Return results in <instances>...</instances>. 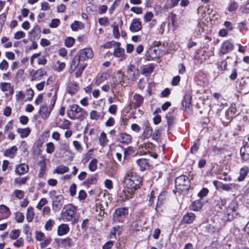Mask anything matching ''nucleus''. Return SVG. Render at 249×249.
<instances>
[{
  "label": "nucleus",
  "mask_w": 249,
  "mask_h": 249,
  "mask_svg": "<svg viewBox=\"0 0 249 249\" xmlns=\"http://www.w3.org/2000/svg\"><path fill=\"white\" fill-rule=\"evenodd\" d=\"M121 44L119 42L117 43L116 47L114 49L113 55L115 57L120 58V61H124L126 58V54H125L124 49L120 48Z\"/></svg>",
  "instance_id": "1a4fd4ad"
},
{
  "label": "nucleus",
  "mask_w": 249,
  "mask_h": 249,
  "mask_svg": "<svg viewBox=\"0 0 249 249\" xmlns=\"http://www.w3.org/2000/svg\"><path fill=\"white\" fill-rule=\"evenodd\" d=\"M48 203V200L46 198H42L40 199V200L38 203L36 208L38 210H41L43 206L45 205L46 204Z\"/></svg>",
  "instance_id": "8fccbe9b"
},
{
  "label": "nucleus",
  "mask_w": 249,
  "mask_h": 249,
  "mask_svg": "<svg viewBox=\"0 0 249 249\" xmlns=\"http://www.w3.org/2000/svg\"><path fill=\"white\" fill-rule=\"evenodd\" d=\"M100 143L101 145L104 146L108 142V140L107 137V135L104 132H102L100 134L99 138Z\"/></svg>",
  "instance_id": "ea45409f"
},
{
  "label": "nucleus",
  "mask_w": 249,
  "mask_h": 249,
  "mask_svg": "<svg viewBox=\"0 0 249 249\" xmlns=\"http://www.w3.org/2000/svg\"><path fill=\"white\" fill-rule=\"evenodd\" d=\"M209 190L206 188H203L198 194V196L200 198L205 196L208 193Z\"/></svg>",
  "instance_id": "69168bd1"
},
{
  "label": "nucleus",
  "mask_w": 249,
  "mask_h": 249,
  "mask_svg": "<svg viewBox=\"0 0 249 249\" xmlns=\"http://www.w3.org/2000/svg\"><path fill=\"white\" fill-rule=\"evenodd\" d=\"M191 96L189 94H186L182 102V107L184 110L189 109L191 106Z\"/></svg>",
  "instance_id": "a211bd4d"
},
{
  "label": "nucleus",
  "mask_w": 249,
  "mask_h": 249,
  "mask_svg": "<svg viewBox=\"0 0 249 249\" xmlns=\"http://www.w3.org/2000/svg\"><path fill=\"white\" fill-rule=\"evenodd\" d=\"M137 163L139 166L140 169L142 171L148 169L150 166L148 160L145 159L138 160Z\"/></svg>",
  "instance_id": "6ab92c4d"
},
{
  "label": "nucleus",
  "mask_w": 249,
  "mask_h": 249,
  "mask_svg": "<svg viewBox=\"0 0 249 249\" xmlns=\"http://www.w3.org/2000/svg\"><path fill=\"white\" fill-rule=\"evenodd\" d=\"M75 214V211L72 209H66L62 212V217L66 221H71L72 219Z\"/></svg>",
  "instance_id": "f3484780"
},
{
  "label": "nucleus",
  "mask_w": 249,
  "mask_h": 249,
  "mask_svg": "<svg viewBox=\"0 0 249 249\" xmlns=\"http://www.w3.org/2000/svg\"><path fill=\"white\" fill-rule=\"evenodd\" d=\"M238 209L237 202L236 200L231 201L225 211V214L227 215L226 220L227 221L232 220L237 215L238 212L237 211Z\"/></svg>",
  "instance_id": "7ed1b4c3"
},
{
  "label": "nucleus",
  "mask_w": 249,
  "mask_h": 249,
  "mask_svg": "<svg viewBox=\"0 0 249 249\" xmlns=\"http://www.w3.org/2000/svg\"><path fill=\"white\" fill-rule=\"evenodd\" d=\"M60 24V20L58 19L55 18L52 20V22L50 25V27L51 28H56Z\"/></svg>",
  "instance_id": "338daca9"
},
{
  "label": "nucleus",
  "mask_w": 249,
  "mask_h": 249,
  "mask_svg": "<svg viewBox=\"0 0 249 249\" xmlns=\"http://www.w3.org/2000/svg\"><path fill=\"white\" fill-rule=\"evenodd\" d=\"M18 148L16 146H13L11 148L6 150L4 152V155L7 157L13 158Z\"/></svg>",
  "instance_id": "cd10ccee"
},
{
  "label": "nucleus",
  "mask_w": 249,
  "mask_h": 249,
  "mask_svg": "<svg viewBox=\"0 0 249 249\" xmlns=\"http://www.w3.org/2000/svg\"><path fill=\"white\" fill-rule=\"evenodd\" d=\"M127 214V208L123 207L117 209L113 214V224L123 223Z\"/></svg>",
  "instance_id": "20e7f679"
},
{
  "label": "nucleus",
  "mask_w": 249,
  "mask_h": 249,
  "mask_svg": "<svg viewBox=\"0 0 249 249\" xmlns=\"http://www.w3.org/2000/svg\"><path fill=\"white\" fill-rule=\"evenodd\" d=\"M236 185L234 184H223L219 183V188L223 190L229 191L233 188H235Z\"/></svg>",
  "instance_id": "7c9ffc66"
},
{
  "label": "nucleus",
  "mask_w": 249,
  "mask_h": 249,
  "mask_svg": "<svg viewBox=\"0 0 249 249\" xmlns=\"http://www.w3.org/2000/svg\"><path fill=\"white\" fill-rule=\"evenodd\" d=\"M78 90L79 85L76 82H72L70 83L67 88V92L71 95L75 94V93L77 92Z\"/></svg>",
  "instance_id": "dca6fc26"
},
{
  "label": "nucleus",
  "mask_w": 249,
  "mask_h": 249,
  "mask_svg": "<svg viewBox=\"0 0 249 249\" xmlns=\"http://www.w3.org/2000/svg\"><path fill=\"white\" fill-rule=\"evenodd\" d=\"M51 111L50 109H48L46 105H42L40 106L38 113L41 118L45 120L50 116Z\"/></svg>",
  "instance_id": "2eb2a0df"
},
{
  "label": "nucleus",
  "mask_w": 249,
  "mask_h": 249,
  "mask_svg": "<svg viewBox=\"0 0 249 249\" xmlns=\"http://www.w3.org/2000/svg\"><path fill=\"white\" fill-rule=\"evenodd\" d=\"M140 74L139 71L138 69L135 70L132 73L131 75L129 76V78L132 81H135L138 79Z\"/></svg>",
  "instance_id": "603ef678"
},
{
  "label": "nucleus",
  "mask_w": 249,
  "mask_h": 249,
  "mask_svg": "<svg viewBox=\"0 0 249 249\" xmlns=\"http://www.w3.org/2000/svg\"><path fill=\"white\" fill-rule=\"evenodd\" d=\"M46 74V71L42 69H40L31 72V80L35 81L40 80L42 77Z\"/></svg>",
  "instance_id": "ddd939ff"
},
{
  "label": "nucleus",
  "mask_w": 249,
  "mask_h": 249,
  "mask_svg": "<svg viewBox=\"0 0 249 249\" xmlns=\"http://www.w3.org/2000/svg\"><path fill=\"white\" fill-rule=\"evenodd\" d=\"M242 159L245 161H249V145L245 146L240 149Z\"/></svg>",
  "instance_id": "aec40b11"
},
{
  "label": "nucleus",
  "mask_w": 249,
  "mask_h": 249,
  "mask_svg": "<svg viewBox=\"0 0 249 249\" xmlns=\"http://www.w3.org/2000/svg\"><path fill=\"white\" fill-rule=\"evenodd\" d=\"M69 171V168L67 166L64 165H60L58 166L55 170L53 171V173H56L59 174H63Z\"/></svg>",
  "instance_id": "c9c22d12"
},
{
  "label": "nucleus",
  "mask_w": 249,
  "mask_h": 249,
  "mask_svg": "<svg viewBox=\"0 0 249 249\" xmlns=\"http://www.w3.org/2000/svg\"><path fill=\"white\" fill-rule=\"evenodd\" d=\"M97 160L94 159L91 160L89 165V168L91 171H94L97 169Z\"/></svg>",
  "instance_id": "37998d69"
},
{
  "label": "nucleus",
  "mask_w": 249,
  "mask_h": 249,
  "mask_svg": "<svg viewBox=\"0 0 249 249\" xmlns=\"http://www.w3.org/2000/svg\"><path fill=\"white\" fill-rule=\"evenodd\" d=\"M108 77V75L107 73L103 72L100 76L96 78L95 84L97 85H99L105 80H106Z\"/></svg>",
  "instance_id": "c756f323"
},
{
  "label": "nucleus",
  "mask_w": 249,
  "mask_h": 249,
  "mask_svg": "<svg viewBox=\"0 0 249 249\" xmlns=\"http://www.w3.org/2000/svg\"><path fill=\"white\" fill-rule=\"evenodd\" d=\"M104 116V112H97L95 110H92L90 113V117L92 120H98L100 118L103 119Z\"/></svg>",
  "instance_id": "bb28decb"
},
{
  "label": "nucleus",
  "mask_w": 249,
  "mask_h": 249,
  "mask_svg": "<svg viewBox=\"0 0 249 249\" xmlns=\"http://www.w3.org/2000/svg\"><path fill=\"white\" fill-rule=\"evenodd\" d=\"M0 213L2 214V218H6L10 214L9 209L4 205H0Z\"/></svg>",
  "instance_id": "c85d7f7f"
},
{
  "label": "nucleus",
  "mask_w": 249,
  "mask_h": 249,
  "mask_svg": "<svg viewBox=\"0 0 249 249\" xmlns=\"http://www.w3.org/2000/svg\"><path fill=\"white\" fill-rule=\"evenodd\" d=\"M19 233L20 231L18 230H12L10 233V238L11 239L15 240L19 237Z\"/></svg>",
  "instance_id": "a18cd8bd"
},
{
  "label": "nucleus",
  "mask_w": 249,
  "mask_h": 249,
  "mask_svg": "<svg viewBox=\"0 0 249 249\" xmlns=\"http://www.w3.org/2000/svg\"><path fill=\"white\" fill-rule=\"evenodd\" d=\"M143 97L139 94H135L133 96V100L130 104L131 108H136L139 107L143 102Z\"/></svg>",
  "instance_id": "9b49d317"
},
{
  "label": "nucleus",
  "mask_w": 249,
  "mask_h": 249,
  "mask_svg": "<svg viewBox=\"0 0 249 249\" xmlns=\"http://www.w3.org/2000/svg\"><path fill=\"white\" fill-rule=\"evenodd\" d=\"M69 227L67 224H61L57 229V234L59 236H62L67 234L69 231Z\"/></svg>",
  "instance_id": "412c9836"
},
{
  "label": "nucleus",
  "mask_w": 249,
  "mask_h": 249,
  "mask_svg": "<svg viewBox=\"0 0 249 249\" xmlns=\"http://www.w3.org/2000/svg\"><path fill=\"white\" fill-rule=\"evenodd\" d=\"M28 166L25 164H21L16 168V172L19 175H22L27 172Z\"/></svg>",
  "instance_id": "b1692460"
},
{
  "label": "nucleus",
  "mask_w": 249,
  "mask_h": 249,
  "mask_svg": "<svg viewBox=\"0 0 249 249\" xmlns=\"http://www.w3.org/2000/svg\"><path fill=\"white\" fill-rule=\"evenodd\" d=\"M81 60V58L79 56L78 54L76 55L71 62V68L73 69V70H75L76 68L78 67L80 61Z\"/></svg>",
  "instance_id": "e433bc0d"
},
{
  "label": "nucleus",
  "mask_w": 249,
  "mask_h": 249,
  "mask_svg": "<svg viewBox=\"0 0 249 249\" xmlns=\"http://www.w3.org/2000/svg\"><path fill=\"white\" fill-rule=\"evenodd\" d=\"M175 185L176 189L179 191H187L190 187V180L187 176L182 175L176 178Z\"/></svg>",
  "instance_id": "f03ea898"
},
{
  "label": "nucleus",
  "mask_w": 249,
  "mask_h": 249,
  "mask_svg": "<svg viewBox=\"0 0 249 249\" xmlns=\"http://www.w3.org/2000/svg\"><path fill=\"white\" fill-rule=\"evenodd\" d=\"M153 131L152 128L150 126H147L143 132L144 137L146 138H148L152 135Z\"/></svg>",
  "instance_id": "79ce46f5"
},
{
  "label": "nucleus",
  "mask_w": 249,
  "mask_h": 249,
  "mask_svg": "<svg viewBox=\"0 0 249 249\" xmlns=\"http://www.w3.org/2000/svg\"><path fill=\"white\" fill-rule=\"evenodd\" d=\"M234 49L233 43L230 40L225 41L221 45L219 52V55H223L228 53Z\"/></svg>",
  "instance_id": "39448f33"
},
{
  "label": "nucleus",
  "mask_w": 249,
  "mask_h": 249,
  "mask_svg": "<svg viewBox=\"0 0 249 249\" xmlns=\"http://www.w3.org/2000/svg\"><path fill=\"white\" fill-rule=\"evenodd\" d=\"M153 17V14L151 12H147L144 16V20L145 22L150 21Z\"/></svg>",
  "instance_id": "052dcab7"
},
{
  "label": "nucleus",
  "mask_w": 249,
  "mask_h": 249,
  "mask_svg": "<svg viewBox=\"0 0 249 249\" xmlns=\"http://www.w3.org/2000/svg\"><path fill=\"white\" fill-rule=\"evenodd\" d=\"M96 181V178L95 177L92 176L88 178L85 182L84 184L86 186H89L91 184H94Z\"/></svg>",
  "instance_id": "3c124183"
},
{
  "label": "nucleus",
  "mask_w": 249,
  "mask_h": 249,
  "mask_svg": "<svg viewBox=\"0 0 249 249\" xmlns=\"http://www.w3.org/2000/svg\"><path fill=\"white\" fill-rule=\"evenodd\" d=\"M17 132L20 134V136L22 138L27 137L31 132V129L29 127L26 128H18Z\"/></svg>",
  "instance_id": "393cba45"
},
{
  "label": "nucleus",
  "mask_w": 249,
  "mask_h": 249,
  "mask_svg": "<svg viewBox=\"0 0 249 249\" xmlns=\"http://www.w3.org/2000/svg\"><path fill=\"white\" fill-rule=\"evenodd\" d=\"M61 245L64 247H70L72 246V240L71 238H66L61 240Z\"/></svg>",
  "instance_id": "473e14b6"
},
{
  "label": "nucleus",
  "mask_w": 249,
  "mask_h": 249,
  "mask_svg": "<svg viewBox=\"0 0 249 249\" xmlns=\"http://www.w3.org/2000/svg\"><path fill=\"white\" fill-rule=\"evenodd\" d=\"M0 88L2 91H8L11 89V84L10 83H1L0 84Z\"/></svg>",
  "instance_id": "a19ab883"
},
{
  "label": "nucleus",
  "mask_w": 249,
  "mask_h": 249,
  "mask_svg": "<svg viewBox=\"0 0 249 249\" xmlns=\"http://www.w3.org/2000/svg\"><path fill=\"white\" fill-rule=\"evenodd\" d=\"M205 229L208 233H214L216 230L215 227L211 224L207 225L205 227Z\"/></svg>",
  "instance_id": "0e129e2a"
},
{
  "label": "nucleus",
  "mask_w": 249,
  "mask_h": 249,
  "mask_svg": "<svg viewBox=\"0 0 249 249\" xmlns=\"http://www.w3.org/2000/svg\"><path fill=\"white\" fill-rule=\"evenodd\" d=\"M16 219L17 222L21 223L24 219V216L21 213L18 212L16 214Z\"/></svg>",
  "instance_id": "13d9d810"
},
{
  "label": "nucleus",
  "mask_w": 249,
  "mask_h": 249,
  "mask_svg": "<svg viewBox=\"0 0 249 249\" xmlns=\"http://www.w3.org/2000/svg\"><path fill=\"white\" fill-rule=\"evenodd\" d=\"M113 35L114 36V37L115 38H118L120 34L119 31V28L118 25H113Z\"/></svg>",
  "instance_id": "680f3d73"
},
{
  "label": "nucleus",
  "mask_w": 249,
  "mask_h": 249,
  "mask_svg": "<svg viewBox=\"0 0 249 249\" xmlns=\"http://www.w3.org/2000/svg\"><path fill=\"white\" fill-rule=\"evenodd\" d=\"M153 71V67L152 66H148L147 67L144 68L142 70L141 73L145 75L148 76Z\"/></svg>",
  "instance_id": "4c0bfd02"
},
{
  "label": "nucleus",
  "mask_w": 249,
  "mask_h": 249,
  "mask_svg": "<svg viewBox=\"0 0 249 249\" xmlns=\"http://www.w3.org/2000/svg\"><path fill=\"white\" fill-rule=\"evenodd\" d=\"M202 206V203L199 200H196L193 202L192 209L194 211H197L201 208Z\"/></svg>",
  "instance_id": "c03bdc74"
},
{
  "label": "nucleus",
  "mask_w": 249,
  "mask_h": 249,
  "mask_svg": "<svg viewBox=\"0 0 249 249\" xmlns=\"http://www.w3.org/2000/svg\"><path fill=\"white\" fill-rule=\"evenodd\" d=\"M75 42V40L71 37H67L65 41V45L68 47H71L72 46Z\"/></svg>",
  "instance_id": "09e8293b"
},
{
  "label": "nucleus",
  "mask_w": 249,
  "mask_h": 249,
  "mask_svg": "<svg viewBox=\"0 0 249 249\" xmlns=\"http://www.w3.org/2000/svg\"><path fill=\"white\" fill-rule=\"evenodd\" d=\"M64 197L62 195H57L52 200L53 210L55 212L59 211L64 204Z\"/></svg>",
  "instance_id": "423d86ee"
},
{
  "label": "nucleus",
  "mask_w": 249,
  "mask_h": 249,
  "mask_svg": "<svg viewBox=\"0 0 249 249\" xmlns=\"http://www.w3.org/2000/svg\"><path fill=\"white\" fill-rule=\"evenodd\" d=\"M142 26L141 22L139 19L135 18L132 21L129 29L132 32H136L142 29Z\"/></svg>",
  "instance_id": "f8f14e48"
},
{
  "label": "nucleus",
  "mask_w": 249,
  "mask_h": 249,
  "mask_svg": "<svg viewBox=\"0 0 249 249\" xmlns=\"http://www.w3.org/2000/svg\"><path fill=\"white\" fill-rule=\"evenodd\" d=\"M124 184L129 190H136L141 186V178L135 173L128 171L124 178Z\"/></svg>",
  "instance_id": "f257e3e1"
},
{
  "label": "nucleus",
  "mask_w": 249,
  "mask_h": 249,
  "mask_svg": "<svg viewBox=\"0 0 249 249\" xmlns=\"http://www.w3.org/2000/svg\"><path fill=\"white\" fill-rule=\"evenodd\" d=\"M135 190L123 191L122 195L123 199H128L133 197V192Z\"/></svg>",
  "instance_id": "2f4dec72"
},
{
  "label": "nucleus",
  "mask_w": 249,
  "mask_h": 249,
  "mask_svg": "<svg viewBox=\"0 0 249 249\" xmlns=\"http://www.w3.org/2000/svg\"><path fill=\"white\" fill-rule=\"evenodd\" d=\"M249 172V168L248 167L244 166L242 167L240 170V176L238 178V180L240 181L244 180L248 174Z\"/></svg>",
  "instance_id": "5701e85b"
},
{
  "label": "nucleus",
  "mask_w": 249,
  "mask_h": 249,
  "mask_svg": "<svg viewBox=\"0 0 249 249\" xmlns=\"http://www.w3.org/2000/svg\"><path fill=\"white\" fill-rule=\"evenodd\" d=\"M46 152L49 154L52 153L54 150V146L53 142H49L46 145Z\"/></svg>",
  "instance_id": "864d4df0"
},
{
  "label": "nucleus",
  "mask_w": 249,
  "mask_h": 249,
  "mask_svg": "<svg viewBox=\"0 0 249 249\" xmlns=\"http://www.w3.org/2000/svg\"><path fill=\"white\" fill-rule=\"evenodd\" d=\"M195 215L192 213L186 214L183 217L182 222L187 224L192 223L194 220Z\"/></svg>",
  "instance_id": "4be33fe9"
},
{
  "label": "nucleus",
  "mask_w": 249,
  "mask_h": 249,
  "mask_svg": "<svg viewBox=\"0 0 249 249\" xmlns=\"http://www.w3.org/2000/svg\"><path fill=\"white\" fill-rule=\"evenodd\" d=\"M65 63L64 62H61L60 61H57L55 65L53 67L54 71L60 72L62 71L65 67Z\"/></svg>",
  "instance_id": "f704fd0d"
},
{
  "label": "nucleus",
  "mask_w": 249,
  "mask_h": 249,
  "mask_svg": "<svg viewBox=\"0 0 249 249\" xmlns=\"http://www.w3.org/2000/svg\"><path fill=\"white\" fill-rule=\"evenodd\" d=\"M135 66L129 64L127 67V74L128 76L132 75V72L135 71Z\"/></svg>",
  "instance_id": "bf43d9fd"
},
{
  "label": "nucleus",
  "mask_w": 249,
  "mask_h": 249,
  "mask_svg": "<svg viewBox=\"0 0 249 249\" xmlns=\"http://www.w3.org/2000/svg\"><path fill=\"white\" fill-rule=\"evenodd\" d=\"M34 217V209L32 207H29L27 211L26 219L28 222H31Z\"/></svg>",
  "instance_id": "72a5a7b5"
},
{
  "label": "nucleus",
  "mask_w": 249,
  "mask_h": 249,
  "mask_svg": "<svg viewBox=\"0 0 249 249\" xmlns=\"http://www.w3.org/2000/svg\"><path fill=\"white\" fill-rule=\"evenodd\" d=\"M131 136L125 132H120L117 137L118 142L126 144L131 142Z\"/></svg>",
  "instance_id": "9d476101"
},
{
  "label": "nucleus",
  "mask_w": 249,
  "mask_h": 249,
  "mask_svg": "<svg viewBox=\"0 0 249 249\" xmlns=\"http://www.w3.org/2000/svg\"><path fill=\"white\" fill-rule=\"evenodd\" d=\"M54 224V221L49 219L45 224V228L47 231L52 230V227Z\"/></svg>",
  "instance_id": "5fc2aeb1"
},
{
  "label": "nucleus",
  "mask_w": 249,
  "mask_h": 249,
  "mask_svg": "<svg viewBox=\"0 0 249 249\" xmlns=\"http://www.w3.org/2000/svg\"><path fill=\"white\" fill-rule=\"evenodd\" d=\"M9 67V64L7 61L4 59L0 63V69L1 70H7Z\"/></svg>",
  "instance_id": "e2e57ef3"
},
{
  "label": "nucleus",
  "mask_w": 249,
  "mask_h": 249,
  "mask_svg": "<svg viewBox=\"0 0 249 249\" xmlns=\"http://www.w3.org/2000/svg\"><path fill=\"white\" fill-rule=\"evenodd\" d=\"M38 165L40 166L39 176L41 177L45 174L46 168L45 160L43 158L39 161Z\"/></svg>",
  "instance_id": "a878e982"
},
{
  "label": "nucleus",
  "mask_w": 249,
  "mask_h": 249,
  "mask_svg": "<svg viewBox=\"0 0 249 249\" xmlns=\"http://www.w3.org/2000/svg\"><path fill=\"white\" fill-rule=\"evenodd\" d=\"M87 64L81 65L80 66L77 71L75 72V75L77 77H79L81 75L83 71L84 70Z\"/></svg>",
  "instance_id": "4d7b16f0"
},
{
  "label": "nucleus",
  "mask_w": 249,
  "mask_h": 249,
  "mask_svg": "<svg viewBox=\"0 0 249 249\" xmlns=\"http://www.w3.org/2000/svg\"><path fill=\"white\" fill-rule=\"evenodd\" d=\"M79 56L81 61H85L87 59H91L93 56V53L92 49L90 48H85L81 50L79 53Z\"/></svg>",
  "instance_id": "6e6552de"
},
{
  "label": "nucleus",
  "mask_w": 249,
  "mask_h": 249,
  "mask_svg": "<svg viewBox=\"0 0 249 249\" xmlns=\"http://www.w3.org/2000/svg\"><path fill=\"white\" fill-rule=\"evenodd\" d=\"M238 7V4L236 2L233 1L231 3L228 7V10L230 12L235 10Z\"/></svg>",
  "instance_id": "774afa93"
},
{
  "label": "nucleus",
  "mask_w": 249,
  "mask_h": 249,
  "mask_svg": "<svg viewBox=\"0 0 249 249\" xmlns=\"http://www.w3.org/2000/svg\"><path fill=\"white\" fill-rule=\"evenodd\" d=\"M82 111V108L77 105H72L69 107L67 109V115L68 117L72 120L76 119V116L79 113Z\"/></svg>",
  "instance_id": "0eeeda50"
},
{
  "label": "nucleus",
  "mask_w": 249,
  "mask_h": 249,
  "mask_svg": "<svg viewBox=\"0 0 249 249\" xmlns=\"http://www.w3.org/2000/svg\"><path fill=\"white\" fill-rule=\"evenodd\" d=\"M14 195L18 199H22L24 196V192L20 190H16L13 193Z\"/></svg>",
  "instance_id": "de8ad7c7"
},
{
  "label": "nucleus",
  "mask_w": 249,
  "mask_h": 249,
  "mask_svg": "<svg viewBox=\"0 0 249 249\" xmlns=\"http://www.w3.org/2000/svg\"><path fill=\"white\" fill-rule=\"evenodd\" d=\"M26 178H16L14 179V182L19 185L25 184L27 181Z\"/></svg>",
  "instance_id": "6e6d98bb"
},
{
  "label": "nucleus",
  "mask_w": 249,
  "mask_h": 249,
  "mask_svg": "<svg viewBox=\"0 0 249 249\" xmlns=\"http://www.w3.org/2000/svg\"><path fill=\"white\" fill-rule=\"evenodd\" d=\"M24 93L25 94V97H26L27 100H31L34 95V91L31 88L27 89L26 92Z\"/></svg>",
  "instance_id": "49530a36"
},
{
  "label": "nucleus",
  "mask_w": 249,
  "mask_h": 249,
  "mask_svg": "<svg viewBox=\"0 0 249 249\" xmlns=\"http://www.w3.org/2000/svg\"><path fill=\"white\" fill-rule=\"evenodd\" d=\"M165 196L163 194H160L159 195L158 197L156 206L155 207V210L157 213H160V212L162 211V204L165 200Z\"/></svg>",
  "instance_id": "4468645a"
},
{
  "label": "nucleus",
  "mask_w": 249,
  "mask_h": 249,
  "mask_svg": "<svg viewBox=\"0 0 249 249\" xmlns=\"http://www.w3.org/2000/svg\"><path fill=\"white\" fill-rule=\"evenodd\" d=\"M70 122L69 121L64 119L63 121L62 124L58 125V123L56 124V126H58L59 127L62 128L63 129H68L70 126Z\"/></svg>",
  "instance_id": "58836bf2"
}]
</instances>
